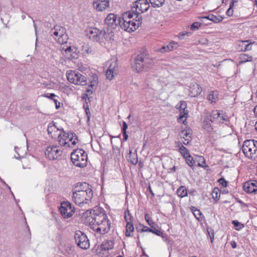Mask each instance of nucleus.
<instances>
[{"label": "nucleus", "instance_id": "1", "mask_svg": "<svg viewBox=\"0 0 257 257\" xmlns=\"http://www.w3.org/2000/svg\"><path fill=\"white\" fill-rule=\"evenodd\" d=\"M82 218L94 231L100 234H105L110 229L111 222L102 208L95 207L83 213Z\"/></svg>", "mask_w": 257, "mask_h": 257}, {"label": "nucleus", "instance_id": "2", "mask_svg": "<svg viewBox=\"0 0 257 257\" xmlns=\"http://www.w3.org/2000/svg\"><path fill=\"white\" fill-rule=\"evenodd\" d=\"M134 67L137 72L147 71L153 65V60L149 58L144 53L138 54L135 59Z\"/></svg>", "mask_w": 257, "mask_h": 257}, {"label": "nucleus", "instance_id": "3", "mask_svg": "<svg viewBox=\"0 0 257 257\" xmlns=\"http://www.w3.org/2000/svg\"><path fill=\"white\" fill-rule=\"evenodd\" d=\"M71 159L75 166L84 168L87 165V154L82 149H77L71 153Z\"/></svg>", "mask_w": 257, "mask_h": 257}, {"label": "nucleus", "instance_id": "4", "mask_svg": "<svg viewBox=\"0 0 257 257\" xmlns=\"http://www.w3.org/2000/svg\"><path fill=\"white\" fill-rule=\"evenodd\" d=\"M93 196V191L92 189H90V191L86 192L84 191H73L72 198L75 204L80 205L91 202Z\"/></svg>", "mask_w": 257, "mask_h": 257}, {"label": "nucleus", "instance_id": "5", "mask_svg": "<svg viewBox=\"0 0 257 257\" xmlns=\"http://www.w3.org/2000/svg\"><path fill=\"white\" fill-rule=\"evenodd\" d=\"M58 138L59 144L66 147L75 146L78 141L77 136L72 132L66 133L65 131H63V134H59Z\"/></svg>", "mask_w": 257, "mask_h": 257}, {"label": "nucleus", "instance_id": "6", "mask_svg": "<svg viewBox=\"0 0 257 257\" xmlns=\"http://www.w3.org/2000/svg\"><path fill=\"white\" fill-rule=\"evenodd\" d=\"M50 33L55 39H57L60 44H64L67 42L68 38L66 34L65 29L60 26H55L50 30Z\"/></svg>", "mask_w": 257, "mask_h": 257}, {"label": "nucleus", "instance_id": "7", "mask_svg": "<svg viewBox=\"0 0 257 257\" xmlns=\"http://www.w3.org/2000/svg\"><path fill=\"white\" fill-rule=\"evenodd\" d=\"M74 239L78 246L83 249H86L90 246L89 240L85 233L80 230L75 232Z\"/></svg>", "mask_w": 257, "mask_h": 257}, {"label": "nucleus", "instance_id": "8", "mask_svg": "<svg viewBox=\"0 0 257 257\" xmlns=\"http://www.w3.org/2000/svg\"><path fill=\"white\" fill-rule=\"evenodd\" d=\"M59 210L64 218L72 217L75 211V207L72 206L71 203L68 201L62 202Z\"/></svg>", "mask_w": 257, "mask_h": 257}, {"label": "nucleus", "instance_id": "9", "mask_svg": "<svg viewBox=\"0 0 257 257\" xmlns=\"http://www.w3.org/2000/svg\"><path fill=\"white\" fill-rule=\"evenodd\" d=\"M45 155L50 160L58 159L62 153V151L57 146H49L45 151Z\"/></svg>", "mask_w": 257, "mask_h": 257}, {"label": "nucleus", "instance_id": "10", "mask_svg": "<svg viewBox=\"0 0 257 257\" xmlns=\"http://www.w3.org/2000/svg\"><path fill=\"white\" fill-rule=\"evenodd\" d=\"M212 119V123H222L225 121H227V116L221 113L220 110H213L209 116Z\"/></svg>", "mask_w": 257, "mask_h": 257}, {"label": "nucleus", "instance_id": "11", "mask_svg": "<svg viewBox=\"0 0 257 257\" xmlns=\"http://www.w3.org/2000/svg\"><path fill=\"white\" fill-rule=\"evenodd\" d=\"M102 30H100L96 28H90L88 30L87 36L93 42H101Z\"/></svg>", "mask_w": 257, "mask_h": 257}, {"label": "nucleus", "instance_id": "12", "mask_svg": "<svg viewBox=\"0 0 257 257\" xmlns=\"http://www.w3.org/2000/svg\"><path fill=\"white\" fill-rule=\"evenodd\" d=\"M133 9L138 10L141 13L147 12L149 8L150 5L147 0H137L133 3Z\"/></svg>", "mask_w": 257, "mask_h": 257}, {"label": "nucleus", "instance_id": "13", "mask_svg": "<svg viewBox=\"0 0 257 257\" xmlns=\"http://www.w3.org/2000/svg\"><path fill=\"white\" fill-rule=\"evenodd\" d=\"M119 17L113 13L109 14L104 20V24L110 29H114L118 25Z\"/></svg>", "mask_w": 257, "mask_h": 257}, {"label": "nucleus", "instance_id": "14", "mask_svg": "<svg viewBox=\"0 0 257 257\" xmlns=\"http://www.w3.org/2000/svg\"><path fill=\"white\" fill-rule=\"evenodd\" d=\"M94 8L98 12H103L109 8L110 0H94Z\"/></svg>", "mask_w": 257, "mask_h": 257}, {"label": "nucleus", "instance_id": "15", "mask_svg": "<svg viewBox=\"0 0 257 257\" xmlns=\"http://www.w3.org/2000/svg\"><path fill=\"white\" fill-rule=\"evenodd\" d=\"M243 188L246 193H255L257 192V181H248L244 183Z\"/></svg>", "mask_w": 257, "mask_h": 257}, {"label": "nucleus", "instance_id": "16", "mask_svg": "<svg viewBox=\"0 0 257 257\" xmlns=\"http://www.w3.org/2000/svg\"><path fill=\"white\" fill-rule=\"evenodd\" d=\"M117 21L118 25H119L122 29H123L125 31L128 32H134L135 31V28H131V22H128L127 20L124 19V18H121L120 17H118Z\"/></svg>", "mask_w": 257, "mask_h": 257}, {"label": "nucleus", "instance_id": "17", "mask_svg": "<svg viewBox=\"0 0 257 257\" xmlns=\"http://www.w3.org/2000/svg\"><path fill=\"white\" fill-rule=\"evenodd\" d=\"M181 109H183V111H181L179 115V117L178 118V121L179 122L183 123L185 124V121H186V118L188 115V111H185V108H186V104L184 101H181V105L180 106Z\"/></svg>", "mask_w": 257, "mask_h": 257}, {"label": "nucleus", "instance_id": "18", "mask_svg": "<svg viewBox=\"0 0 257 257\" xmlns=\"http://www.w3.org/2000/svg\"><path fill=\"white\" fill-rule=\"evenodd\" d=\"M211 122H212V119L208 115L204 117V120L202 122V128L209 134L212 132L213 130Z\"/></svg>", "mask_w": 257, "mask_h": 257}, {"label": "nucleus", "instance_id": "19", "mask_svg": "<svg viewBox=\"0 0 257 257\" xmlns=\"http://www.w3.org/2000/svg\"><path fill=\"white\" fill-rule=\"evenodd\" d=\"M189 91L191 96L196 97L201 94L202 89L199 84L195 83L191 85Z\"/></svg>", "mask_w": 257, "mask_h": 257}, {"label": "nucleus", "instance_id": "20", "mask_svg": "<svg viewBox=\"0 0 257 257\" xmlns=\"http://www.w3.org/2000/svg\"><path fill=\"white\" fill-rule=\"evenodd\" d=\"M65 52L68 55H70L71 59H77L79 56V51L78 49L75 47L69 46L65 50Z\"/></svg>", "mask_w": 257, "mask_h": 257}, {"label": "nucleus", "instance_id": "21", "mask_svg": "<svg viewBox=\"0 0 257 257\" xmlns=\"http://www.w3.org/2000/svg\"><path fill=\"white\" fill-rule=\"evenodd\" d=\"M90 189H92V187L90 185H89L88 183L86 182H79L76 184L75 186V189L73 191H84V192H88L90 191Z\"/></svg>", "mask_w": 257, "mask_h": 257}, {"label": "nucleus", "instance_id": "22", "mask_svg": "<svg viewBox=\"0 0 257 257\" xmlns=\"http://www.w3.org/2000/svg\"><path fill=\"white\" fill-rule=\"evenodd\" d=\"M102 41L103 39L109 42H111L114 40V33L112 30L108 29L107 30L103 29L102 30Z\"/></svg>", "mask_w": 257, "mask_h": 257}, {"label": "nucleus", "instance_id": "23", "mask_svg": "<svg viewBox=\"0 0 257 257\" xmlns=\"http://www.w3.org/2000/svg\"><path fill=\"white\" fill-rule=\"evenodd\" d=\"M223 17L220 16H216L213 14H209L207 16H204L200 18L201 21L204 23L205 20H210L215 23H218L221 22Z\"/></svg>", "mask_w": 257, "mask_h": 257}, {"label": "nucleus", "instance_id": "24", "mask_svg": "<svg viewBox=\"0 0 257 257\" xmlns=\"http://www.w3.org/2000/svg\"><path fill=\"white\" fill-rule=\"evenodd\" d=\"M79 74V72L76 70H69L66 72V77L68 81L73 84L75 83L76 80L77 75Z\"/></svg>", "mask_w": 257, "mask_h": 257}, {"label": "nucleus", "instance_id": "25", "mask_svg": "<svg viewBox=\"0 0 257 257\" xmlns=\"http://www.w3.org/2000/svg\"><path fill=\"white\" fill-rule=\"evenodd\" d=\"M140 226L142 227L141 231L143 232H150L157 235H163V231L161 229H151L150 228L147 227V226L143 225L142 224H140Z\"/></svg>", "mask_w": 257, "mask_h": 257}, {"label": "nucleus", "instance_id": "26", "mask_svg": "<svg viewBox=\"0 0 257 257\" xmlns=\"http://www.w3.org/2000/svg\"><path fill=\"white\" fill-rule=\"evenodd\" d=\"M76 80L74 84L80 85H86L87 84V78L84 75L79 72L78 75L76 76Z\"/></svg>", "mask_w": 257, "mask_h": 257}, {"label": "nucleus", "instance_id": "27", "mask_svg": "<svg viewBox=\"0 0 257 257\" xmlns=\"http://www.w3.org/2000/svg\"><path fill=\"white\" fill-rule=\"evenodd\" d=\"M218 92L216 90L211 91L207 95V99L211 103H215L218 99Z\"/></svg>", "mask_w": 257, "mask_h": 257}, {"label": "nucleus", "instance_id": "28", "mask_svg": "<svg viewBox=\"0 0 257 257\" xmlns=\"http://www.w3.org/2000/svg\"><path fill=\"white\" fill-rule=\"evenodd\" d=\"M249 152H250V156H248V158L255 159L257 157V147L254 146L253 141H251Z\"/></svg>", "mask_w": 257, "mask_h": 257}, {"label": "nucleus", "instance_id": "29", "mask_svg": "<svg viewBox=\"0 0 257 257\" xmlns=\"http://www.w3.org/2000/svg\"><path fill=\"white\" fill-rule=\"evenodd\" d=\"M126 226H125V235L126 237H131L133 236L132 233L134 231V226L133 224V222H126Z\"/></svg>", "mask_w": 257, "mask_h": 257}, {"label": "nucleus", "instance_id": "30", "mask_svg": "<svg viewBox=\"0 0 257 257\" xmlns=\"http://www.w3.org/2000/svg\"><path fill=\"white\" fill-rule=\"evenodd\" d=\"M251 142V140H245L243 142V145L242 148V152L244 153L245 157L248 158V156H250V152H249V149Z\"/></svg>", "mask_w": 257, "mask_h": 257}, {"label": "nucleus", "instance_id": "31", "mask_svg": "<svg viewBox=\"0 0 257 257\" xmlns=\"http://www.w3.org/2000/svg\"><path fill=\"white\" fill-rule=\"evenodd\" d=\"M190 209L197 220H202L203 215L199 209L196 208L194 206H191L190 207Z\"/></svg>", "mask_w": 257, "mask_h": 257}, {"label": "nucleus", "instance_id": "32", "mask_svg": "<svg viewBox=\"0 0 257 257\" xmlns=\"http://www.w3.org/2000/svg\"><path fill=\"white\" fill-rule=\"evenodd\" d=\"M241 42L242 43H248V44L245 45V47L244 49L241 48V49H239V48H237L238 51L241 52H245L251 50L252 49L251 45L255 43V42H251L250 40H242L241 41Z\"/></svg>", "mask_w": 257, "mask_h": 257}, {"label": "nucleus", "instance_id": "33", "mask_svg": "<svg viewBox=\"0 0 257 257\" xmlns=\"http://www.w3.org/2000/svg\"><path fill=\"white\" fill-rule=\"evenodd\" d=\"M240 61L239 64H242L246 62H250L252 60V57L245 54H241L239 55Z\"/></svg>", "mask_w": 257, "mask_h": 257}, {"label": "nucleus", "instance_id": "34", "mask_svg": "<svg viewBox=\"0 0 257 257\" xmlns=\"http://www.w3.org/2000/svg\"><path fill=\"white\" fill-rule=\"evenodd\" d=\"M128 160L133 165H136L138 162V154L137 152L132 153V151H130Z\"/></svg>", "mask_w": 257, "mask_h": 257}, {"label": "nucleus", "instance_id": "35", "mask_svg": "<svg viewBox=\"0 0 257 257\" xmlns=\"http://www.w3.org/2000/svg\"><path fill=\"white\" fill-rule=\"evenodd\" d=\"M238 3L237 0H231V1L230 3L229 8L228 9L226 14L228 17H231L232 16L233 14V8L235 7V4Z\"/></svg>", "mask_w": 257, "mask_h": 257}, {"label": "nucleus", "instance_id": "36", "mask_svg": "<svg viewBox=\"0 0 257 257\" xmlns=\"http://www.w3.org/2000/svg\"><path fill=\"white\" fill-rule=\"evenodd\" d=\"M177 194L179 197L183 198L188 195L187 190L185 186H181L177 190Z\"/></svg>", "mask_w": 257, "mask_h": 257}, {"label": "nucleus", "instance_id": "37", "mask_svg": "<svg viewBox=\"0 0 257 257\" xmlns=\"http://www.w3.org/2000/svg\"><path fill=\"white\" fill-rule=\"evenodd\" d=\"M166 0H149L152 7L153 8H160L163 7Z\"/></svg>", "mask_w": 257, "mask_h": 257}, {"label": "nucleus", "instance_id": "38", "mask_svg": "<svg viewBox=\"0 0 257 257\" xmlns=\"http://www.w3.org/2000/svg\"><path fill=\"white\" fill-rule=\"evenodd\" d=\"M145 219L149 225L151 227V229H160L159 226L157 225L150 218L148 214L145 215Z\"/></svg>", "mask_w": 257, "mask_h": 257}, {"label": "nucleus", "instance_id": "39", "mask_svg": "<svg viewBox=\"0 0 257 257\" xmlns=\"http://www.w3.org/2000/svg\"><path fill=\"white\" fill-rule=\"evenodd\" d=\"M134 9H133V6H132V10L130 11H127L124 13L123 14V17L122 18H124V19L127 20L131 19L133 18L134 16H135L136 12L137 10H134Z\"/></svg>", "mask_w": 257, "mask_h": 257}, {"label": "nucleus", "instance_id": "40", "mask_svg": "<svg viewBox=\"0 0 257 257\" xmlns=\"http://www.w3.org/2000/svg\"><path fill=\"white\" fill-rule=\"evenodd\" d=\"M211 195L212 198L216 201H218L220 198V193L217 187H215L212 191Z\"/></svg>", "mask_w": 257, "mask_h": 257}, {"label": "nucleus", "instance_id": "41", "mask_svg": "<svg viewBox=\"0 0 257 257\" xmlns=\"http://www.w3.org/2000/svg\"><path fill=\"white\" fill-rule=\"evenodd\" d=\"M142 13H141L139 11H136L135 14V18L134 19V20H135L136 23L138 24V27H140L142 23L143 18L141 16V14Z\"/></svg>", "mask_w": 257, "mask_h": 257}, {"label": "nucleus", "instance_id": "42", "mask_svg": "<svg viewBox=\"0 0 257 257\" xmlns=\"http://www.w3.org/2000/svg\"><path fill=\"white\" fill-rule=\"evenodd\" d=\"M184 158L185 159V161L186 163L188 165V166H190L192 169H193L194 164L195 162L193 158L190 155H189Z\"/></svg>", "mask_w": 257, "mask_h": 257}, {"label": "nucleus", "instance_id": "43", "mask_svg": "<svg viewBox=\"0 0 257 257\" xmlns=\"http://www.w3.org/2000/svg\"><path fill=\"white\" fill-rule=\"evenodd\" d=\"M124 219L126 222H133L134 217L132 214L130 213L129 210L127 209L124 212Z\"/></svg>", "mask_w": 257, "mask_h": 257}, {"label": "nucleus", "instance_id": "44", "mask_svg": "<svg viewBox=\"0 0 257 257\" xmlns=\"http://www.w3.org/2000/svg\"><path fill=\"white\" fill-rule=\"evenodd\" d=\"M232 224L234 226L236 230H240L244 227V225L237 220L232 221Z\"/></svg>", "mask_w": 257, "mask_h": 257}, {"label": "nucleus", "instance_id": "45", "mask_svg": "<svg viewBox=\"0 0 257 257\" xmlns=\"http://www.w3.org/2000/svg\"><path fill=\"white\" fill-rule=\"evenodd\" d=\"M98 78L97 75H95L92 76V79L90 81V83L89 85V86L93 88L94 86H96L98 82Z\"/></svg>", "mask_w": 257, "mask_h": 257}, {"label": "nucleus", "instance_id": "46", "mask_svg": "<svg viewBox=\"0 0 257 257\" xmlns=\"http://www.w3.org/2000/svg\"><path fill=\"white\" fill-rule=\"evenodd\" d=\"M55 130H57V126L55 125L54 123L53 124H52L51 123L49 124L47 128L48 133L49 135L51 136L52 138H53L52 133L53 132L55 131Z\"/></svg>", "mask_w": 257, "mask_h": 257}, {"label": "nucleus", "instance_id": "47", "mask_svg": "<svg viewBox=\"0 0 257 257\" xmlns=\"http://www.w3.org/2000/svg\"><path fill=\"white\" fill-rule=\"evenodd\" d=\"M180 153L182 155L183 157H185L186 156L190 155L189 151L188 149L184 147V146H181L180 148Z\"/></svg>", "mask_w": 257, "mask_h": 257}, {"label": "nucleus", "instance_id": "48", "mask_svg": "<svg viewBox=\"0 0 257 257\" xmlns=\"http://www.w3.org/2000/svg\"><path fill=\"white\" fill-rule=\"evenodd\" d=\"M191 131V130L190 128H188L187 130H182L180 135L181 136V137L184 139H185V137L186 138H189V137L190 136L189 134L190 133Z\"/></svg>", "mask_w": 257, "mask_h": 257}, {"label": "nucleus", "instance_id": "49", "mask_svg": "<svg viewBox=\"0 0 257 257\" xmlns=\"http://www.w3.org/2000/svg\"><path fill=\"white\" fill-rule=\"evenodd\" d=\"M105 247H104L105 250L111 249L114 246V241L113 240H107L106 243L105 244Z\"/></svg>", "mask_w": 257, "mask_h": 257}, {"label": "nucleus", "instance_id": "50", "mask_svg": "<svg viewBox=\"0 0 257 257\" xmlns=\"http://www.w3.org/2000/svg\"><path fill=\"white\" fill-rule=\"evenodd\" d=\"M167 46L169 51H172L174 48H177L178 47V43L174 41H172Z\"/></svg>", "mask_w": 257, "mask_h": 257}, {"label": "nucleus", "instance_id": "51", "mask_svg": "<svg viewBox=\"0 0 257 257\" xmlns=\"http://www.w3.org/2000/svg\"><path fill=\"white\" fill-rule=\"evenodd\" d=\"M199 158V161L201 162H202V164L200 163H199L197 165L199 167H201L204 168V169L209 168V166L208 165L203 166V164H205V160L204 159V158L203 156H198Z\"/></svg>", "mask_w": 257, "mask_h": 257}, {"label": "nucleus", "instance_id": "52", "mask_svg": "<svg viewBox=\"0 0 257 257\" xmlns=\"http://www.w3.org/2000/svg\"><path fill=\"white\" fill-rule=\"evenodd\" d=\"M114 72L111 69H107L106 72V77L109 80H112L114 77Z\"/></svg>", "mask_w": 257, "mask_h": 257}, {"label": "nucleus", "instance_id": "53", "mask_svg": "<svg viewBox=\"0 0 257 257\" xmlns=\"http://www.w3.org/2000/svg\"><path fill=\"white\" fill-rule=\"evenodd\" d=\"M201 26V23L200 22H194L190 26L191 30L194 31L199 29Z\"/></svg>", "mask_w": 257, "mask_h": 257}, {"label": "nucleus", "instance_id": "54", "mask_svg": "<svg viewBox=\"0 0 257 257\" xmlns=\"http://www.w3.org/2000/svg\"><path fill=\"white\" fill-rule=\"evenodd\" d=\"M44 97L49 98L53 100L55 97H58V96L55 95L54 93H45L42 95Z\"/></svg>", "mask_w": 257, "mask_h": 257}, {"label": "nucleus", "instance_id": "55", "mask_svg": "<svg viewBox=\"0 0 257 257\" xmlns=\"http://www.w3.org/2000/svg\"><path fill=\"white\" fill-rule=\"evenodd\" d=\"M117 66L118 65L116 61H113L110 64L107 69H111V70L114 72L115 68H116Z\"/></svg>", "mask_w": 257, "mask_h": 257}, {"label": "nucleus", "instance_id": "56", "mask_svg": "<svg viewBox=\"0 0 257 257\" xmlns=\"http://www.w3.org/2000/svg\"><path fill=\"white\" fill-rule=\"evenodd\" d=\"M218 182L224 187H226L227 185V182L224 179V178L219 179L218 180Z\"/></svg>", "mask_w": 257, "mask_h": 257}, {"label": "nucleus", "instance_id": "57", "mask_svg": "<svg viewBox=\"0 0 257 257\" xmlns=\"http://www.w3.org/2000/svg\"><path fill=\"white\" fill-rule=\"evenodd\" d=\"M190 32H181L179 34L178 37L180 39L182 40L184 38L185 36H189Z\"/></svg>", "mask_w": 257, "mask_h": 257}, {"label": "nucleus", "instance_id": "58", "mask_svg": "<svg viewBox=\"0 0 257 257\" xmlns=\"http://www.w3.org/2000/svg\"><path fill=\"white\" fill-rule=\"evenodd\" d=\"M61 89L63 92H69L72 90L71 88H70L68 86H67L66 85L61 86Z\"/></svg>", "mask_w": 257, "mask_h": 257}, {"label": "nucleus", "instance_id": "59", "mask_svg": "<svg viewBox=\"0 0 257 257\" xmlns=\"http://www.w3.org/2000/svg\"><path fill=\"white\" fill-rule=\"evenodd\" d=\"M128 22H131V25H130V26H131V28L133 27V28H135V30H137V28H138L139 27H138V24L136 23L135 21H134V20H128Z\"/></svg>", "mask_w": 257, "mask_h": 257}, {"label": "nucleus", "instance_id": "60", "mask_svg": "<svg viewBox=\"0 0 257 257\" xmlns=\"http://www.w3.org/2000/svg\"><path fill=\"white\" fill-rule=\"evenodd\" d=\"M83 50L87 54L92 53L93 52L92 49L91 48H90V47H88V46L87 45H86L85 46H83Z\"/></svg>", "mask_w": 257, "mask_h": 257}, {"label": "nucleus", "instance_id": "61", "mask_svg": "<svg viewBox=\"0 0 257 257\" xmlns=\"http://www.w3.org/2000/svg\"><path fill=\"white\" fill-rule=\"evenodd\" d=\"M207 232H208V234H209V235L210 236L211 242L212 243V242L213 241V239H214V232H213V231L212 230H211L210 231H209L208 230V229H207Z\"/></svg>", "mask_w": 257, "mask_h": 257}, {"label": "nucleus", "instance_id": "62", "mask_svg": "<svg viewBox=\"0 0 257 257\" xmlns=\"http://www.w3.org/2000/svg\"><path fill=\"white\" fill-rule=\"evenodd\" d=\"M128 127V125L126 122L123 121L122 122V132H126V130Z\"/></svg>", "mask_w": 257, "mask_h": 257}, {"label": "nucleus", "instance_id": "63", "mask_svg": "<svg viewBox=\"0 0 257 257\" xmlns=\"http://www.w3.org/2000/svg\"><path fill=\"white\" fill-rule=\"evenodd\" d=\"M191 137L189 136V138L184 139V141L183 142V144L185 145H187L189 144L190 142L191 141Z\"/></svg>", "mask_w": 257, "mask_h": 257}, {"label": "nucleus", "instance_id": "64", "mask_svg": "<svg viewBox=\"0 0 257 257\" xmlns=\"http://www.w3.org/2000/svg\"><path fill=\"white\" fill-rule=\"evenodd\" d=\"M55 104V107L57 109H59L60 107V103L55 98L53 100Z\"/></svg>", "mask_w": 257, "mask_h": 257}]
</instances>
